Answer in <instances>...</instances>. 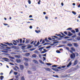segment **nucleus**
Segmentation results:
<instances>
[{"instance_id":"nucleus-26","label":"nucleus","mask_w":80,"mask_h":80,"mask_svg":"<svg viewBox=\"0 0 80 80\" xmlns=\"http://www.w3.org/2000/svg\"><path fill=\"white\" fill-rule=\"evenodd\" d=\"M68 46H69V47H72V44L71 43H69L68 44Z\"/></svg>"},{"instance_id":"nucleus-19","label":"nucleus","mask_w":80,"mask_h":80,"mask_svg":"<svg viewBox=\"0 0 80 80\" xmlns=\"http://www.w3.org/2000/svg\"><path fill=\"white\" fill-rule=\"evenodd\" d=\"M46 64L48 65V66H51V65H52V64L50 63H46Z\"/></svg>"},{"instance_id":"nucleus-45","label":"nucleus","mask_w":80,"mask_h":80,"mask_svg":"<svg viewBox=\"0 0 80 80\" xmlns=\"http://www.w3.org/2000/svg\"><path fill=\"white\" fill-rule=\"evenodd\" d=\"M77 39L78 40H80V37H78L77 38Z\"/></svg>"},{"instance_id":"nucleus-7","label":"nucleus","mask_w":80,"mask_h":80,"mask_svg":"<svg viewBox=\"0 0 80 80\" xmlns=\"http://www.w3.org/2000/svg\"><path fill=\"white\" fill-rule=\"evenodd\" d=\"M52 69L53 70H54V71H56V72H58V71H59L58 69L55 68H52Z\"/></svg>"},{"instance_id":"nucleus-57","label":"nucleus","mask_w":80,"mask_h":80,"mask_svg":"<svg viewBox=\"0 0 80 80\" xmlns=\"http://www.w3.org/2000/svg\"><path fill=\"white\" fill-rule=\"evenodd\" d=\"M3 25H5V26H6L7 25H8V24L7 23H3Z\"/></svg>"},{"instance_id":"nucleus-10","label":"nucleus","mask_w":80,"mask_h":80,"mask_svg":"<svg viewBox=\"0 0 80 80\" xmlns=\"http://www.w3.org/2000/svg\"><path fill=\"white\" fill-rule=\"evenodd\" d=\"M43 50L44 51H42V52H41V53H45L47 52V51L46 49H43Z\"/></svg>"},{"instance_id":"nucleus-32","label":"nucleus","mask_w":80,"mask_h":80,"mask_svg":"<svg viewBox=\"0 0 80 80\" xmlns=\"http://www.w3.org/2000/svg\"><path fill=\"white\" fill-rule=\"evenodd\" d=\"M24 64L25 65V66H26V67H27V66H28V64L26 62H25L24 63Z\"/></svg>"},{"instance_id":"nucleus-1","label":"nucleus","mask_w":80,"mask_h":80,"mask_svg":"<svg viewBox=\"0 0 80 80\" xmlns=\"http://www.w3.org/2000/svg\"><path fill=\"white\" fill-rule=\"evenodd\" d=\"M70 57L71 59H74L75 57V54L74 53H72V54H71Z\"/></svg>"},{"instance_id":"nucleus-17","label":"nucleus","mask_w":80,"mask_h":80,"mask_svg":"<svg viewBox=\"0 0 80 80\" xmlns=\"http://www.w3.org/2000/svg\"><path fill=\"white\" fill-rule=\"evenodd\" d=\"M25 55H26V57H28L30 55V53H26L25 54Z\"/></svg>"},{"instance_id":"nucleus-18","label":"nucleus","mask_w":80,"mask_h":80,"mask_svg":"<svg viewBox=\"0 0 80 80\" xmlns=\"http://www.w3.org/2000/svg\"><path fill=\"white\" fill-rule=\"evenodd\" d=\"M13 44L14 45H17L16 43H17V42L15 40L13 41Z\"/></svg>"},{"instance_id":"nucleus-16","label":"nucleus","mask_w":80,"mask_h":80,"mask_svg":"<svg viewBox=\"0 0 80 80\" xmlns=\"http://www.w3.org/2000/svg\"><path fill=\"white\" fill-rule=\"evenodd\" d=\"M29 41H30V40H29L26 39V40L25 43H29Z\"/></svg>"},{"instance_id":"nucleus-30","label":"nucleus","mask_w":80,"mask_h":80,"mask_svg":"<svg viewBox=\"0 0 80 80\" xmlns=\"http://www.w3.org/2000/svg\"><path fill=\"white\" fill-rule=\"evenodd\" d=\"M21 80H25V78H24V76H22L21 77Z\"/></svg>"},{"instance_id":"nucleus-41","label":"nucleus","mask_w":80,"mask_h":80,"mask_svg":"<svg viewBox=\"0 0 80 80\" xmlns=\"http://www.w3.org/2000/svg\"><path fill=\"white\" fill-rule=\"evenodd\" d=\"M20 41V43H22V39H20L19 40Z\"/></svg>"},{"instance_id":"nucleus-12","label":"nucleus","mask_w":80,"mask_h":80,"mask_svg":"<svg viewBox=\"0 0 80 80\" xmlns=\"http://www.w3.org/2000/svg\"><path fill=\"white\" fill-rule=\"evenodd\" d=\"M33 62H34V63H36L37 64H38V61H37L35 60H33Z\"/></svg>"},{"instance_id":"nucleus-61","label":"nucleus","mask_w":80,"mask_h":80,"mask_svg":"<svg viewBox=\"0 0 80 80\" xmlns=\"http://www.w3.org/2000/svg\"><path fill=\"white\" fill-rule=\"evenodd\" d=\"M18 40H16V41L17 42V43H19V39H18Z\"/></svg>"},{"instance_id":"nucleus-33","label":"nucleus","mask_w":80,"mask_h":80,"mask_svg":"<svg viewBox=\"0 0 80 80\" xmlns=\"http://www.w3.org/2000/svg\"><path fill=\"white\" fill-rule=\"evenodd\" d=\"M72 30V28H69L67 29V30Z\"/></svg>"},{"instance_id":"nucleus-48","label":"nucleus","mask_w":80,"mask_h":80,"mask_svg":"<svg viewBox=\"0 0 80 80\" xmlns=\"http://www.w3.org/2000/svg\"><path fill=\"white\" fill-rule=\"evenodd\" d=\"M40 2H41V1L40 0H39V2H38V4H40Z\"/></svg>"},{"instance_id":"nucleus-29","label":"nucleus","mask_w":80,"mask_h":80,"mask_svg":"<svg viewBox=\"0 0 80 80\" xmlns=\"http://www.w3.org/2000/svg\"><path fill=\"white\" fill-rule=\"evenodd\" d=\"M56 52L57 53H61V52L59 50H57L56 51Z\"/></svg>"},{"instance_id":"nucleus-14","label":"nucleus","mask_w":80,"mask_h":80,"mask_svg":"<svg viewBox=\"0 0 80 80\" xmlns=\"http://www.w3.org/2000/svg\"><path fill=\"white\" fill-rule=\"evenodd\" d=\"M68 33V36H69V37L70 36H72V33H71L70 32H69Z\"/></svg>"},{"instance_id":"nucleus-39","label":"nucleus","mask_w":80,"mask_h":80,"mask_svg":"<svg viewBox=\"0 0 80 80\" xmlns=\"http://www.w3.org/2000/svg\"><path fill=\"white\" fill-rule=\"evenodd\" d=\"M61 34H62V36H63L64 37H65L66 35L64 34H63V33H62V32H61Z\"/></svg>"},{"instance_id":"nucleus-31","label":"nucleus","mask_w":80,"mask_h":80,"mask_svg":"<svg viewBox=\"0 0 80 80\" xmlns=\"http://www.w3.org/2000/svg\"><path fill=\"white\" fill-rule=\"evenodd\" d=\"M71 32H72V33H74V34L75 33V31L73 30H71Z\"/></svg>"},{"instance_id":"nucleus-22","label":"nucleus","mask_w":80,"mask_h":80,"mask_svg":"<svg viewBox=\"0 0 80 80\" xmlns=\"http://www.w3.org/2000/svg\"><path fill=\"white\" fill-rule=\"evenodd\" d=\"M35 32L37 33H39V32H40V30L37 31V30H35Z\"/></svg>"},{"instance_id":"nucleus-47","label":"nucleus","mask_w":80,"mask_h":80,"mask_svg":"<svg viewBox=\"0 0 80 80\" xmlns=\"http://www.w3.org/2000/svg\"><path fill=\"white\" fill-rule=\"evenodd\" d=\"M47 44H48V43H47V42L45 43L44 44L42 45V46H44V45H47Z\"/></svg>"},{"instance_id":"nucleus-43","label":"nucleus","mask_w":80,"mask_h":80,"mask_svg":"<svg viewBox=\"0 0 80 80\" xmlns=\"http://www.w3.org/2000/svg\"><path fill=\"white\" fill-rule=\"evenodd\" d=\"M40 62L41 63H42V64H44V62H43V61H40Z\"/></svg>"},{"instance_id":"nucleus-63","label":"nucleus","mask_w":80,"mask_h":80,"mask_svg":"<svg viewBox=\"0 0 80 80\" xmlns=\"http://www.w3.org/2000/svg\"><path fill=\"white\" fill-rule=\"evenodd\" d=\"M28 73H29V74H32V72L28 71Z\"/></svg>"},{"instance_id":"nucleus-11","label":"nucleus","mask_w":80,"mask_h":80,"mask_svg":"<svg viewBox=\"0 0 80 80\" xmlns=\"http://www.w3.org/2000/svg\"><path fill=\"white\" fill-rule=\"evenodd\" d=\"M71 65H72V62H70L67 66V67H69Z\"/></svg>"},{"instance_id":"nucleus-2","label":"nucleus","mask_w":80,"mask_h":80,"mask_svg":"<svg viewBox=\"0 0 80 80\" xmlns=\"http://www.w3.org/2000/svg\"><path fill=\"white\" fill-rule=\"evenodd\" d=\"M35 43H35V42H34L33 44V45H34V47H37V46L40 44V42H38L36 44Z\"/></svg>"},{"instance_id":"nucleus-55","label":"nucleus","mask_w":80,"mask_h":80,"mask_svg":"<svg viewBox=\"0 0 80 80\" xmlns=\"http://www.w3.org/2000/svg\"><path fill=\"white\" fill-rule=\"evenodd\" d=\"M69 38L68 37H67V36H66L65 37H64V38L65 39H67V38Z\"/></svg>"},{"instance_id":"nucleus-52","label":"nucleus","mask_w":80,"mask_h":80,"mask_svg":"<svg viewBox=\"0 0 80 80\" xmlns=\"http://www.w3.org/2000/svg\"><path fill=\"white\" fill-rule=\"evenodd\" d=\"M31 47H32V46H29L27 48L29 49V48H30Z\"/></svg>"},{"instance_id":"nucleus-21","label":"nucleus","mask_w":80,"mask_h":80,"mask_svg":"<svg viewBox=\"0 0 80 80\" xmlns=\"http://www.w3.org/2000/svg\"><path fill=\"white\" fill-rule=\"evenodd\" d=\"M32 57H33L34 58H36L37 57V55L35 54H34L32 55Z\"/></svg>"},{"instance_id":"nucleus-44","label":"nucleus","mask_w":80,"mask_h":80,"mask_svg":"<svg viewBox=\"0 0 80 80\" xmlns=\"http://www.w3.org/2000/svg\"><path fill=\"white\" fill-rule=\"evenodd\" d=\"M12 72H13V69H12L11 71H10L9 73L10 74L11 73H12Z\"/></svg>"},{"instance_id":"nucleus-51","label":"nucleus","mask_w":80,"mask_h":80,"mask_svg":"<svg viewBox=\"0 0 80 80\" xmlns=\"http://www.w3.org/2000/svg\"><path fill=\"white\" fill-rule=\"evenodd\" d=\"M64 33L65 34V35H67V31H65L64 32Z\"/></svg>"},{"instance_id":"nucleus-54","label":"nucleus","mask_w":80,"mask_h":80,"mask_svg":"<svg viewBox=\"0 0 80 80\" xmlns=\"http://www.w3.org/2000/svg\"><path fill=\"white\" fill-rule=\"evenodd\" d=\"M58 43V42H54L53 43V44H55V43Z\"/></svg>"},{"instance_id":"nucleus-3","label":"nucleus","mask_w":80,"mask_h":80,"mask_svg":"<svg viewBox=\"0 0 80 80\" xmlns=\"http://www.w3.org/2000/svg\"><path fill=\"white\" fill-rule=\"evenodd\" d=\"M5 44L8 45H9V46H10V45H13V44H12V43H9L8 42L5 43Z\"/></svg>"},{"instance_id":"nucleus-56","label":"nucleus","mask_w":80,"mask_h":80,"mask_svg":"<svg viewBox=\"0 0 80 80\" xmlns=\"http://www.w3.org/2000/svg\"><path fill=\"white\" fill-rule=\"evenodd\" d=\"M53 37H54V38H58V37L55 36H53Z\"/></svg>"},{"instance_id":"nucleus-15","label":"nucleus","mask_w":80,"mask_h":80,"mask_svg":"<svg viewBox=\"0 0 80 80\" xmlns=\"http://www.w3.org/2000/svg\"><path fill=\"white\" fill-rule=\"evenodd\" d=\"M24 59L25 61H26V62H28V59L27 58H24Z\"/></svg>"},{"instance_id":"nucleus-40","label":"nucleus","mask_w":80,"mask_h":80,"mask_svg":"<svg viewBox=\"0 0 80 80\" xmlns=\"http://www.w3.org/2000/svg\"><path fill=\"white\" fill-rule=\"evenodd\" d=\"M51 47H52V46H49L46 47V48L47 49H48V48H50Z\"/></svg>"},{"instance_id":"nucleus-27","label":"nucleus","mask_w":80,"mask_h":80,"mask_svg":"<svg viewBox=\"0 0 80 80\" xmlns=\"http://www.w3.org/2000/svg\"><path fill=\"white\" fill-rule=\"evenodd\" d=\"M44 40H45V41H46V42H50L49 41H48L47 39V38H45Z\"/></svg>"},{"instance_id":"nucleus-6","label":"nucleus","mask_w":80,"mask_h":80,"mask_svg":"<svg viewBox=\"0 0 80 80\" xmlns=\"http://www.w3.org/2000/svg\"><path fill=\"white\" fill-rule=\"evenodd\" d=\"M45 69L47 71H49V72H50V71H52V70L50 68H45Z\"/></svg>"},{"instance_id":"nucleus-60","label":"nucleus","mask_w":80,"mask_h":80,"mask_svg":"<svg viewBox=\"0 0 80 80\" xmlns=\"http://www.w3.org/2000/svg\"><path fill=\"white\" fill-rule=\"evenodd\" d=\"M48 39L49 40H52V39L50 38H48Z\"/></svg>"},{"instance_id":"nucleus-5","label":"nucleus","mask_w":80,"mask_h":80,"mask_svg":"<svg viewBox=\"0 0 80 80\" xmlns=\"http://www.w3.org/2000/svg\"><path fill=\"white\" fill-rule=\"evenodd\" d=\"M77 63H78V60H76L74 61V65H77Z\"/></svg>"},{"instance_id":"nucleus-53","label":"nucleus","mask_w":80,"mask_h":80,"mask_svg":"<svg viewBox=\"0 0 80 80\" xmlns=\"http://www.w3.org/2000/svg\"><path fill=\"white\" fill-rule=\"evenodd\" d=\"M45 18L46 19H47L48 18V16H46L45 17Z\"/></svg>"},{"instance_id":"nucleus-42","label":"nucleus","mask_w":80,"mask_h":80,"mask_svg":"<svg viewBox=\"0 0 80 80\" xmlns=\"http://www.w3.org/2000/svg\"><path fill=\"white\" fill-rule=\"evenodd\" d=\"M18 77H19V75H18L16 76V78H18Z\"/></svg>"},{"instance_id":"nucleus-4","label":"nucleus","mask_w":80,"mask_h":80,"mask_svg":"<svg viewBox=\"0 0 80 80\" xmlns=\"http://www.w3.org/2000/svg\"><path fill=\"white\" fill-rule=\"evenodd\" d=\"M20 69L21 70H23V68H24V67H23V65H20Z\"/></svg>"},{"instance_id":"nucleus-50","label":"nucleus","mask_w":80,"mask_h":80,"mask_svg":"<svg viewBox=\"0 0 80 80\" xmlns=\"http://www.w3.org/2000/svg\"><path fill=\"white\" fill-rule=\"evenodd\" d=\"M76 56L77 57H78V55H79L78 53H77V52H76Z\"/></svg>"},{"instance_id":"nucleus-9","label":"nucleus","mask_w":80,"mask_h":80,"mask_svg":"<svg viewBox=\"0 0 80 80\" xmlns=\"http://www.w3.org/2000/svg\"><path fill=\"white\" fill-rule=\"evenodd\" d=\"M3 60H4V61H5L6 62H8V59L6 58H2Z\"/></svg>"},{"instance_id":"nucleus-38","label":"nucleus","mask_w":80,"mask_h":80,"mask_svg":"<svg viewBox=\"0 0 80 80\" xmlns=\"http://www.w3.org/2000/svg\"><path fill=\"white\" fill-rule=\"evenodd\" d=\"M58 67V66H57V65H54L52 66V67Z\"/></svg>"},{"instance_id":"nucleus-13","label":"nucleus","mask_w":80,"mask_h":80,"mask_svg":"<svg viewBox=\"0 0 80 80\" xmlns=\"http://www.w3.org/2000/svg\"><path fill=\"white\" fill-rule=\"evenodd\" d=\"M73 45L75 47H78V44H77V43H74Z\"/></svg>"},{"instance_id":"nucleus-46","label":"nucleus","mask_w":80,"mask_h":80,"mask_svg":"<svg viewBox=\"0 0 80 80\" xmlns=\"http://www.w3.org/2000/svg\"><path fill=\"white\" fill-rule=\"evenodd\" d=\"M14 74H15V75H17V72H14Z\"/></svg>"},{"instance_id":"nucleus-23","label":"nucleus","mask_w":80,"mask_h":80,"mask_svg":"<svg viewBox=\"0 0 80 80\" xmlns=\"http://www.w3.org/2000/svg\"><path fill=\"white\" fill-rule=\"evenodd\" d=\"M75 30H76V32L77 33L79 32V30H78V29L77 28L75 29Z\"/></svg>"},{"instance_id":"nucleus-35","label":"nucleus","mask_w":80,"mask_h":80,"mask_svg":"<svg viewBox=\"0 0 80 80\" xmlns=\"http://www.w3.org/2000/svg\"><path fill=\"white\" fill-rule=\"evenodd\" d=\"M45 48V47H41V48H39V50H42V49H43V48Z\"/></svg>"},{"instance_id":"nucleus-37","label":"nucleus","mask_w":80,"mask_h":80,"mask_svg":"<svg viewBox=\"0 0 80 80\" xmlns=\"http://www.w3.org/2000/svg\"><path fill=\"white\" fill-rule=\"evenodd\" d=\"M72 13H73V14H74V15H76L77 14V13H76V12L74 11H72Z\"/></svg>"},{"instance_id":"nucleus-58","label":"nucleus","mask_w":80,"mask_h":80,"mask_svg":"<svg viewBox=\"0 0 80 80\" xmlns=\"http://www.w3.org/2000/svg\"><path fill=\"white\" fill-rule=\"evenodd\" d=\"M65 66H62L61 68H65Z\"/></svg>"},{"instance_id":"nucleus-59","label":"nucleus","mask_w":80,"mask_h":80,"mask_svg":"<svg viewBox=\"0 0 80 80\" xmlns=\"http://www.w3.org/2000/svg\"><path fill=\"white\" fill-rule=\"evenodd\" d=\"M45 43V41L43 40L41 44H43V43Z\"/></svg>"},{"instance_id":"nucleus-28","label":"nucleus","mask_w":80,"mask_h":80,"mask_svg":"<svg viewBox=\"0 0 80 80\" xmlns=\"http://www.w3.org/2000/svg\"><path fill=\"white\" fill-rule=\"evenodd\" d=\"M4 78V77L3 76H1L0 77V79L1 80H3V79Z\"/></svg>"},{"instance_id":"nucleus-20","label":"nucleus","mask_w":80,"mask_h":80,"mask_svg":"<svg viewBox=\"0 0 80 80\" xmlns=\"http://www.w3.org/2000/svg\"><path fill=\"white\" fill-rule=\"evenodd\" d=\"M71 49L72 50V51H73V52H75V49L74 47H72L71 48Z\"/></svg>"},{"instance_id":"nucleus-49","label":"nucleus","mask_w":80,"mask_h":80,"mask_svg":"<svg viewBox=\"0 0 80 80\" xmlns=\"http://www.w3.org/2000/svg\"><path fill=\"white\" fill-rule=\"evenodd\" d=\"M58 68V69H61L62 68L60 67H58V68Z\"/></svg>"},{"instance_id":"nucleus-64","label":"nucleus","mask_w":80,"mask_h":80,"mask_svg":"<svg viewBox=\"0 0 80 80\" xmlns=\"http://www.w3.org/2000/svg\"><path fill=\"white\" fill-rule=\"evenodd\" d=\"M29 18H32V15H30L29 16Z\"/></svg>"},{"instance_id":"nucleus-62","label":"nucleus","mask_w":80,"mask_h":80,"mask_svg":"<svg viewBox=\"0 0 80 80\" xmlns=\"http://www.w3.org/2000/svg\"><path fill=\"white\" fill-rule=\"evenodd\" d=\"M35 50V49H33V48H32V49H31L30 50L31 51H33V50Z\"/></svg>"},{"instance_id":"nucleus-36","label":"nucleus","mask_w":80,"mask_h":80,"mask_svg":"<svg viewBox=\"0 0 80 80\" xmlns=\"http://www.w3.org/2000/svg\"><path fill=\"white\" fill-rule=\"evenodd\" d=\"M28 2L29 4H31V1L30 0H28Z\"/></svg>"},{"instance_id":"nucleus-34","label":"nucleus","mask_w":80,"mask_h":80,"mask_svg":"<svg viewBox=\"0 0 80 80\" xmlns=\"http://www.w3.org/2000/svg\"><path fill=\"white\" fill-rule=\"evenodd\" d=\"M66 49H67V50H68V51H70V48H68V47H66Z\"/></svg>"},{"instance_id":"nucleus-8","label":"nucleus","mask_w":80,"mask_h":80,"mask_svg":"<svg viewBox=\"0 0 80 80\" xmlns=\"http://www.w3.org/2000/svg\"><path fill=\"white\" fill-rule=\"evenodd\" d=\"M17 63H20L21 62V60L20 59H18L16 60Z\"/></svg>"},{"instance_id":"nucleus-25","label":"nucleus","mask_w":80,"mask_h":80,"mask_svg":"<svg viewBox=\"0 0 80 80\" xmlns=\"http://www.w3.org/2000/svg\"><path fill=\"white\" fill-rule=\"evenodd\" d=\"M15 57H16V58H20V55H16L15 56Z\"/></svg>"},{"instance_id":"nucleus-24","label":"nucleus","mask_w":80,"mask_h":80,"mask_svg":"<svg viewBox=\"0 0 80 80\" xmlns=\"http://www.w3.org/2000/svg\"><path fill=\"white\" fill-rule=\"evenodd\" d=\"M52 76L53 77H55L56 78H58V75H52Z\"/></svg>"}]
</instances>
